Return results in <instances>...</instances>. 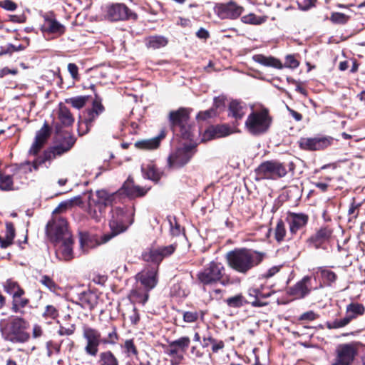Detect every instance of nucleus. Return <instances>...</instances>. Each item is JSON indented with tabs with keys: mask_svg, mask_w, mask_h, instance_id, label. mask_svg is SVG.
Here are the masks:
<instances>
[{
	"mask_svg": "<svg viewBox=\"0 0 365 365\" xmlns=\"http://www.w3.org/2000/svg\"><path fill=\"white\" fill-rule=\"evenodd\" d=\"M113 203L109 213V227L110 234L104 235L101 242H107L113 237L125 232L134 221L135 209L133 206H118Z\"/></svg>",
	"mask_w": 365,
	"mask_h": 365,
	"instance_id": "nucleus-1",
	"label": "nucleus"
},
{
	"mask_svg": "<svg viewBox=\"0 0 365 365\" xmlns=\"http://www.w3.org/2000/svg\"><path fill=\"white\" fill-rule=\"evenodd\" d=\"M46 319H55L58 317V310L53 305H47L43 313Z\"/></svg>",
	"mask_w": 365,
	"mask_h": 365,
	"instance_id": "nucleus-56",
	"label": "nucleus"
},
{
	"mask_svg": "<svg viewBox=\"0 0 365 365\" xmlns=\"http://www.w3.org/2000/svg\"><path fill=\"white\" fill-rule=\"evenodd\" d=\"M319 317V314H316L313 311H309L307 312L303 313L300 315L299 319L301 321H308L312 322L315 320Z\"/></svg>",
	"mask_w": 365,
	"mask_h": 365,
	"instance_id": "nucleus-62",
	"label": "nucleus"
},
{
	"mask_svg": "<svg viewBox=\"0 0 365 365\" xmlns=\"http://www.w3.org/2000/svg\"><path fill=\"white\" fill-rule=\"evenodd\" d=\"M142 172L145 178L155 182H158L164 175V172L158 168L154 163H150L142 167Z\"/></svg>",
	"mask_w": 365,
	"mask_h": 365,
	"instance_id": "nucleus-26",
	"label": "nucleus"
},
{
	"mask_svg": "<svg viewBox=\"0 0 365 365\" xmlns=\"http://www.w3.org/2000/svg\"><path fill=\"white\" fill-rule=\"evenodd\" d=\"M105 108L101 103V100L96 95V99L93 102L92 108L86 110L84 117L81 120L80 130L82 126H85L86 129L81 131V133H88L91 128L93 126L94 121L104 111Z\"/></svg>",
	"mask_w": 365,
	"mask_h": 365,
	"instance_id": "nucleus-17",
	"label": "nucleus"
},
{
	"mask_svg": "<svg viewBox=\"0 0 365 365\" xmlns=\"http://www.w3.org/2000/svg\"><path fill=\"white\" fill-rule=\"evenodd\" d=\"M132 324H137L140 321V314L134 304L130 305V310L126 313Z\"/></svg>",
	"mask_w": 365,
	"mask_h": 365,
	"instance_id": "nucleus-55",
	"label": "nucleus"
},
{
	"mask_svg": "<svg viewBox=\"0 0 365 365\" xmlns=\"http://www.w3.org/2000/svg\"><path fill=\"white\" fill-rule=\"evenodd\" d=\"M246 108L245 103L237 100L232 101L229 105L228 115L237 120H240L244 117Z\"/></svg>",
	"mask_w": 365,
	"mask_h": 365,
	"instance_id": "nucleus-28",
	"label": "nucleus"
},
{
	"mask_svg": "<svg viewBox=\"0 0 365 365\" xmlns=\"http://www.w3.org/2000/svg\"><path fill=\"white\" fill-rule=\"evenodd\" d=\"M169 122L173 133L184 139L192 137V127L190 124V111L187 108H180L172 110L168 115Z\"/></svg>",
	"mask_w": 365,
	"mask_h": 365,
	"instance_id": "nucleus-9",
	"label": "nucleus"
},
{
	"mask_svg": "<svg viewBox=\"0 0 365 365\" xmlns=\"http://www.w3.org/2000/svg\"><path fill=\"white\" fill-rule=\"evenodd\" d=\"M39 282L52 292H56L59 288L55 282L48 275L41 276Z\"/></svg>",
	"mask_w": 365,
	"mask_h": 365,
	"instance_id": "nucleus-51",
	"label": "nucleus"
},
{
	"mask_svg": "<svg viewBox=\"0 0 365 365\" xmlns=\"http://www.w3.org/2000/svg\"><path fill=\"white\" fill-rule=\"evenodd\" d=\"M195 151V145L191 144L177 148L168 158L169 168L176 169L184 166L190 160Z\"/></svg>",
	"mask_w": 365,
	"mask_h": 365,
	"instance_id": "nucleus-13",
	"label": "nucleus"
},
{
	"mask_svg": "<svg viewBox=\"0 0 365 365\" xmlns=\"http://www.w3.org/2000/svg\"><path fill=\"white\" fill-rule=\"evenodd\" d=\"M349 19V16L340 12H333L330 16V20L336 24H344Z\"/></svg>",
	"mask_w": 365,
	"mask_h": 365,
	"instance_id": "nucleus-54",
	"label": "nucleus"
},
{
	"mask_svg": "<svg viewBox=\"0 0 365 365\" xmlns=\"http://www.w3.org/2000/svg\"><path fill=\"white\" fill-rule=\"evenodd\" d=\"M230 265L237 271L245 272L259 264L262 256L260 252H228L226 255Z\"/></svg>",
	"mask_w": 365,
	"mask_h": 365,
	"instance_id": "nucleus-10",
	"label": "nucleus"
},
{
	"mask_svg": "<svg viewBox=\"0 0 365 365\" xmlns=\"http://www.w3.org/2000/svg\"><path fill=\"white\" fill-rule=\"evenodd\" d=\"M299 62L294 55H287L285 58L284 66L291 68H296L299 66Z\"/></svg>",
	"mask_w": 365,
	"mask_h": 365,
	"instance_id": "nucleus-59",
	"label": "nucleus"
},
{
	"mask_svg": "<svg viewBox=\"0 0 365 365\" xmlns=\"http://www.w3.org/2000/svg\"><path fill=\"white\" fill-rule=\"evenodd\" d=\"M286 220L288 222L290 233L295 235L299 230L306 227L309 221V216L302 212H289Z\"/></svg>",
	"mask_w": 365,
	"mask_h": 365,
	"instance_id": "nucleus-21",
	"label": "nucleus"
},
{
	"mask_svg": "<svg viewBox=\"0 0 365 365\" xmlns=\"http://www.w3.org/2000/svg\"><path fill=\"white\" fill-rule=\"evenodd\" d=\"M333 142L330 136L317 135L313 138H301L298 140L299 147L307 151L322 150L329 147Z\"/></svg>",
	"mask_w": 365,
	"mask_h": 365,
	"instance_id": "nucleus-15",
	"label": "nucleus"
},
{
	"mask_svg": "<svg viewBox=\"0 0 365 365\" xmlns=\"http://www.w3.org/2000/svg\"><path fill=\"white\" fill-rule=\"evenodd\" d=\"M124 346L128 356L137 355L138 351L133 340H126Z\"/></svg>",
	"mask_w": 365,
	"mask_h": 365,
	"instance_id": "nucleus-57",
	"label": "nucleus"
},
{
	"mask_svg": "<svg viewBox=\"0 0 365 365\" xmlns=\"http://www.w3.org/2000/svg\"><path fill=\"white\" fill-rule=\"evenodd\" d=\"M190 343V339L188 336H182L172 341L170 344V346L171 348L178 347L184 351L189 346Z\"/></svg>",
	"mask_w": 365,
	"mask_h": 365,
	"instance_id": "nucleus-52",
	"label": "nucleus"
},
{
	"mask_svg": "<svg viewBox=\"0 0 365 365\" xmlns=\"http://www.w3.org/2000/svg\"><path fill=\"white\" fill-rule=\"evenodd\" d=\"M272 118L266 108L253 110L245 121V129L251 135L259 136L264 134L269 129Z\"/></svg>",
	"mask_w": 365,
	"mask_h": 365,
	"instance_id": "nucleus-7",
	"label": "nucleus"
},
{
	"mask_svg": "<svg viewBox=\"0 0 365 365\" xmlns=\"http://www.w3.org/2000/svg\"><path fill=\"white\" fill-rule=\"evenodd\" d=\"M244 7L233 1L225 4H217L215 6V12L221 19L235 20L241 16Z\"/></svg>",
	"mask_w": 365,
	"mask_h": 365,
	"instance_id": "nucleus-16",
	"label": "nucleus"
},
{
	"mask_svg": "<svg viewBox=\"0 0 365 365\" xmlns=\"http://www.w3.org/2000/svg\"><path fill=\"white\" fill-rule=\"evenodd\" d=\"M173 221L175 226L173 225V222L171 220H169L170 232L173 235L178 237V240L169 246L164 247L161 251H175V250H183L185 248L182 245H186L187 239L184 235H180V226L177 223L175 218L173 219Z\"/></svg>",
	"mask_w": 365,
	"mask_h": 365,
	"instance_id": "nucleus-23",
	"label": "nucleus"
},
{
	"mask_svg": "<svg viewBox=\"0 0 365 365\" xmlns=\"http://www.w3.org/2000/svg\"><path fill=\"white\" fill-rule=\"evenodd\" d=\"M79 299L82 307L90 310L93 309L98 303V296L91 292L83 293Z\"/></svg>",
	"mask_w": 365,
	"mask_h": 365,
	"instance_id": "nucleus-34",
	"label": "nucleus"
},
{
	"mask_svg": "<svg viewBox=\"0 0 365 365\" xmlns=\"http://www.w3.org/2000/svg\"><path fill=\"white\" fill-rule=\"evenodd\" d=\"M182 317L185 322L193 323L197 320L199 315L197 312H183Z\"/></svg>",
	"mask_w": 365,
	"mask_h": 365,
	"instance_id": "nucleus-58",
	"label": "nucleus"
},
{
	"mask_svg": "<svg viewBox=\"0 0 365 365\" xmlns=\"http://www.w3.org/2000/svg\"><path fill=\"white\" fill-rule=\"evenodd\" d=\"M16 171L10 175L0 170V190L3 191H11L14 190V179L21 175H16Z\"/></svg>",
	"mask_w": 365,
	"mask_h": 365,
	"instance_id": "nucleus-32",
	"label": "nucleus"
},
{
	"mask_svg": "<svg viewBox=\"0 0 365 365\" xmlns=\"http://www.w3.org/2000/svg\"><path fill=\"white\" fill-rule=\"evenodd\" d=\"M223 272L224 267L220 263L212 262L208 267L198 274V279L204 284H212L222 279Z\"/></svg>",
	"mask_w": 365,
	"mask_h": 365,
	"instance_id": "nucleus-18",
	"label": "nucleus"
},
{
	"mask_svg": "<svg viewBox=\"0 0 365 365\" xmlns=\"http://www.w3.org/2000/svg\"><path fill=\"white\" fill-rule=\"evenodd\" d=\"M79 242L82 250L93 249L100 243L93 235L87 232H79Z\"/></svg>",
	"mask_w": 365,
	"mask_h": 365,
	"instance_id": "nucleus-33",
	"label": "nucleus"
},
{
	"mask_svg": "<svg viewBox=\"0 0 365 365\" xmlns=\"http://www.w3.org/2000/svg\"><path fill=\"white\" fill-rule=\"evenodd\" d=\"M282 267V265L273 266L272 267L269 268L266 272L262 274V276L263 278L265 279L272 277L274 275H275L277 273L279 272Z\"/></svg>",
	"mask_w": 365,
	"mask_h": 365,
	"instance_id": "nucleus-64",
	"label": "nucleus"
},
{
	"mask_svg": "<svg viewBox=\"0 0 365 365\" xmlns=\"http://www.w3.org/2000/svg\"><path fill=\"white\" fill-rule=\"evenodd\" d=\"M15 237V228L12 222H8L6 223L5 236L2 237L0 236V248L6 249L13 243Z\"/></svg>",
	"mask_w": 365,
	"mask_h": 365,
	"instance_id": "nucleus-31",
	"label": "nucleus"
},
{
	"mask_svg": "<svg viewBox=\"0 0 365 365\" xmlns=\"http://www.w3.org/2000/svg\"><path fill=\"white\" fill-rule=\"evenodd\" d=\"M255 172L259 178L267 180H277L284 177L287 173L282 163L273 160L261 163Z\"/></svg>",
	"mask_w": 365,
	"mask_h": 365,
	"instance_id": "nucleus-11",
	"label": "nucleus"
},
{
	"mask_svg": "<svg viewBox=\"0 0 365 365\" xmlns=\"http://www.w3.org/2000/svg\"><path fill=\"white\" fill-rule=\"evenodd\" d=\"M319 273H320L321 277L324 280V282L327 283L328 284H331L336 279V274L330 269L324 267H319L316 272L317 274H319Z\"/></svg>",
	"mask_w": 365,
	"mask_h": 365,
	"instance_id": "nucleus-47",
	"label": "nucleus"
},
{
	"mask_svg": "<svg viewBox=\"0 0 365 365\" xmlns=\"http://www.w3.org/2000/svg\"><path fill=\"white\" fill-rule=\"evenodd\" d=\"M42 16L43 22L41 26V30L43 34L61 36L65 33V26L56 20L53 12L46 13Z\"/></svg>",
	"mask_w": 365,
	"mask_h": 365,
	"instance_id": "nucleus-20",
	"label": "nucleus"
},
{
	"mask_svg": "<svg viewBox=\"0 0 365 365\" xmlns=\"http://www.w3.org/2000/svg\"><path fill=\"white\" fill-rule=\"evenodd\" d=\"M109 329L107 336L102 338L101 334L98 329L88 326L83 327V337L86 341L84 351L87 355L96 357L101 344L114 345L117 343L118 335L115 327L112 326Z\"/></svg>",
	"mask_w": 365,
	"mask_h": 365,
	"instance_id": "nucleus-2",
	"label": "nucleus"
},
{
	"mask_svg": "<svg viewBox=\"0 0 365 365\" xmlns=\"http://www.w3.org/2000/svg\"><path fill=\"white\" fill-rule=\"evenodd\" d=\"M24 294H14L12 301L11 309L14 313L21 312V309L24 308L29 302L26 298H23Z\"/></svg>",
	"mask_w": 365,
	"mask_h": 365,
	"instance_id": "nucleus-41",
	"label": "nucleus"
},
{
	"mask_svg": "<svg viewBox=\"0 0 365 365\" xmlns=\"http://www.w3.org/2000/svg\"><path fill=\"white\" fill-rule=\"evenodd\" d=\"M48 254L53 263L68 262L74 257L73 252H48Z\"/></svg>",
	"mask_w": 365,
	"mask_h": 365,
	"instance_id": "nucleus-48",
	"label": "nucleus"
},
{
	"mask_svg": "<svg viewBox=\"0 0 365 365\" xmlns=\"http://www.w3.org/2000/svg\"><path fill=\"white\" fill-rule=\"evenodd\" d=\"M101 365H119L117 358L110 351L101 352L99 354Z\"/></svg>",
	"mask_w": 365,
	"mask_h": 365,
	"instance_id": "nucleus-45",
	"label": "nucleus"
},
{
	"mask_svg": "<svg viewBox=\"0 0 365 365\" xmlns=\"http://www.w3.org/2000/svg\"><path fill=\"white\" fill-rule=\"evenodd\" d=\"M364 307L359 303H351L346 306V316L351 322L364 312Z\"/></svg>",
	"mask_w": 365,
	"mask_h": 365,
	"instance_id": "nucleus-35",
	"label": "nucleus"
},
{
	"mask_svg": "<svg viewBox=\"0 0 365 365\" xmlns=\"http://www.w3.org/2000/svg\"><path fill=\"white\" fill-rule=\"evenodd\" d=\"M252 58L255 62L265 66H270L279 69L283 68L281 61L272 56L267 57L262 54H257L253 56Z\"/></svg>",
	"mask_w": 365,
	"mask_h": 365,
	"instance_id": "nucleus-30",
	"label": "nucleus"
},
{
	"mask_svg": "<svg viewBox=\"0 0 365 365\" xmlns=\"http://www.w3.org/2000/svg\"><path fill=\"white\" fill-rule=\"evenodd\" d=\"M317 0H298L297 4L299 9L302 11H307L314 6Z\"/></svg>",
	"mask_w": 365,
	"mask_h": 365,
	"instance_id": "nucleus-61",
	"label": "nucleus"
},
{
	"mask_svg": "<svg viewBox=\"0 0 365 365\" xmlns=\"http://www.w3.org/2000/svg\"><path fill=\"white\" fill-rule=\"evenodd\" d=\"M26 322L21 317H9L0 320V332L2 337L12 343H24L30 335L25 330Z\"/></svg>",
	"mask_w": 365,
	"mask_h": 365,
	"instance_id": "nucleus-3",
	"label": "nucleus"
},
{
	"mask_svg": "<svg viewBox=\"0 0 365 365\" xmlns=\"http://www.w3.org/2000/svg\"><path fill=\"white\" fill-rule=\"evenodd\" d=\"M311 277H304L300 281L291 287L289 289V294L297 299H302L307 296L311 289Z\"/></svg>",
	"mask_w": 365,
	"mask_h": 365,
	"instance_id": "nucleus-24",
	"label": "nucleus"
},
{
	"mask_svg": "<svg viewBox=\"0 0 365 365\" xmlns=\"http://www.w3.org/2000/svg\"><path fill=\"white\" fill-rule=\"evenodd\" d=\"M105 16L111 21L136 20L138 19V15L122 3H113L108 5Z\"/></svg>",
	"mask_w": 365,
	"mask_h": 365,
	"instance_id": "nucleus-14",
	"label": "nucleus"
},
{
	"mask_svg": "<svg viewBox=\"0 0 365 365\" xmlns=\"http://www.w3.org/2000/svg\"><path fill=\"white\" fill-rule=\"evenodd\" d=\"M50 135L49 126L45 123L43 126L36 133L34 141L29 150L30 155H37L43 148Z\"/></svg>",
	"mask_w": 365,
	"mask_h": 365,
	"instance_id": "nucleus-22",
	"label": "nucleus"
},
{
	"mask_svg": "<svg viewBox=\"0 0 365 365\" xmlns=\"http://www.w3.org/2000/svg\"><path fill=\"white\" fill-rule=\"evenodd\" d=\"M42 164H44L43 160H42L40 156H38L32 163L26 162L18 168L16 175H21L26 172L31 173L33 169L37 170Z\"/></svg>",
	"mask_w": 365,
	"mask_h": 365,
	"instance_id": "nucleus-38",
	"label": "nucleus"
},
{
	"mask_svg": "<svg viewBox=\"0 0 365 365\" xmlns=\"http://www.w3.org/2000/svg\"><path fill=\"white\" fill-rule=\"evenodd\" d=\"M275 239L277 241H282L286 235V228L284 222L282 220H279L275 227Z\"/></svg>",
	"mask_w": 365,
	"mask_h": 365,
	"instance_id": "nucleus-53",
	"label": "nucleus"
},
{
	"mask_svg": "<svg viewBox=\"0 0 365 365\" xmlns=\"http://www.w3.org/2000/svg\"><path fill=\"white\" fill-rule=\"evenodd\" d=\"M231 129L227 125H219L207 130L206 134H210L212 138H222L231 134Z\"/></svg>",
	"mask_w": 365,
	"mask_h": 365,
	"instance_id": "nucleus-39",
	"label": "nucleus"
},
{
	"mask_svg": "<svg viewBox=\"0 0 365 365\" xmlns=\"http://www.w3.org/2000/svg\"><path fill=\"white\" fill-rule=\"evenodd\" d=\"M58 118L62 125L65 127L72 125L74 122V118L66 106H60Z\"/></svg>",
	"mask_w": 365,
	"mask_h": 365,
	"instance_id": "nucleus-37",
	"label": "nucleus"
},
{
	"mask_svg": "<svg viewBox=\"0 0 365 365\" xmlns=\"http://www.w3.org/2000/svg\"><path fill=\"white\" fill-rule=\"evenodd\" d=\"M226 304L230 308H240L248 303L247 299L242 294L228 297L225 300Z\"/></svg>",
	"mask_w": 365,
	"mask_h": 365,
	"instance_id": "nucleus-40",
	"label": "nucleus"
},
{
	"mask_svg": "<svg viewBox=\"0 0 365 365\" xmlns=\"http://www.w3.org/2000/svg\"><path fill=\"white\" fill-rule=\"evenodd\" d=\"M332 234L333 229L330 226H322L310 237L308 242L312 248L327 250Z\"/></svg>",
	"mask_w": 365,
	"mask_h": 365,
	"instance_id": "nucleus-19",
	"label": "nucleus"
},
{
	"mask_svg": "<svg viewBox=\"0 0 365 365\" xmlns=\"http://www.w3.org/2000/svg\"><path fill=\"white\" fill-rule=\"evenodd\" d=\"M0 6L5 10L13 11L17 8V5L11 0H4L0 1Z\"/></svg>",
	"mask_w": 365,
	"mask_h": 365,
	"instance_id": "nucleus-63",
	"label": "nucleus"
},
{
	"mask_svg": "<svg viewBox=\"0 0 365 365\" xmlns=\"http://www.w3.org/2000/svg\"><path fill=\"white\" fill-rule=\"evenodd\" d=\"M149 292V290H147L145 288H136L133 289L129 294V299L131 302V304L139 303L144 305L148 299Z\"/></svg>",
	"mask_w": 365,
	"mask_h": 365,
	"instance_id": "nucleus-29",
	"label": "nucleus"
},
{
	"mask_svg": "<svg viewBox=\"0 0 365 365\" xmlns=\"http://www.w3.org/2000/svg\"><path fill=\"white\" fill-rule=\"evenodd\" d=\"M168 43L167 38L163 36H151L145 39V45L152 49H158L165 46Z\"/></svg>",
	"mask_w": 365,
	"mask_h": 365,
	"instance_id": "nucleus-36",
	"label": "nucleus"
},
{
	"mask_svg": "<svg viewBox=\"0 0 365 365\" xmlns=\"http://www.w3.org/2000/svg\"><path fill=\"white\" fill-rule=\"evenodd\" d=\"M357 354V343L341 344L336 348L331 365H351Z\"/></svg>",
	"mask_w": 365,
	"mask_h": 365,
	"instance_id": "nucleus-12",
	"label": "nucleus"
},
{
	"mask_svg": "<svg viewBox=\"0 0 365 365\" xmlns=\"http://www.w3.org/2000/svg\"><path fill=\"white\" fill-rule=\"evenodd\" d=\"M81 203V198L80 196L75 197L66 201L61 202L58 207L53 210V213H61L66 211L67 209L72 207L73 205H79Z\"/></svg>",
	"mask_w": 365,
	"mask_h": 365,
	"instance_id": "nucleus-42",
	"label": "nucleus"
},
{
	"mask_svg": "<svg viewBox=\"0 0 365 365\" xmlns=\"http://www.w3.org/2000/svg\"><path fill=\"white\" fill-rule=\"evenodd\" d=\"M165 137V130H161L160 134L153 138L140 140L135 143V146L141 149L153 150L157 148L160 141Z\"/></svg>",
	"mask_w": 365,
	"mask_h": 365,
	"instance_id": "nucleus-27",
	"label": "nucleus"
},
{
	"mask_svg": "<svg viewBox=\"0 0 365 365\" xmlns=\"http://www.w3.org/2000/svg\"><path fill=\"white\" fill-rule=\"evenodd\" d=\"M215 115H216L215 110L214 109V108H212L211 109L200 112L197 115V119L201 120H205L208 118L213 117Z\"/></svg>",
	"mask_w": 365,
	"mask_h": 365,
	"instance_id": "nucleus-60",
	"label": "nucleus"
},
{
	"mask_svg": "<svg viewBox=\"0 0 365 365\" xmlns=\"http://www.w3.org/2000/svg\"><path fill=\"white\" fill-rule=\"evenodd\" d=\"M4 290L12 297L14 294H24V290L19 286L17 282L12 279H8L4 284Z\"/></svg>",
	"mask_w": 365,
	"mask_h": 365,
	"instance_id": "nucleus-43",
	"label": "nucleus"
},
{
	"mask_svg": "<svg viewBox=\"0 0 365 365\" xmlns=\"http://www.w3.org/2000/svg\"><path fill=\"white\" fill-rule=\"evenodd\" d=\"M120 191L124 192L130 198H135L144 196L147 193L148 189L135 185L133 180L128 178L124 182Z\"/></svg>",
	"mask_w": 365,
	"mask_h": 365,
	"instance_id": "nucleus-25",
	"label": "nucleus"
},
{
	"mask_svg": "<svg viewBox=\"0 0 365 365\" xmlns=\"http://www.w3.org/2000/svg\"><path fill=\"white\" fill-rule=\"evenodd\" d=\"M88 98L87 96H80L66 99V102L71 104L73 108L80 109L86 105Z\"/></svg>",
	"mask_w": 365,
	"mask_h": 365,
	"instance_id": "nucleus-49",
	"label": "nucleus"
},
{
	"mask_svg": "<svg viewBox=\"0 0 365 365\" xmlns=\"http://www.w3.org/2000/svg\"><path fill=\"white\" fill-rule=\"evenodd\" d=\"M267 20L265 16H257L253 13L245 15L241 17V21L246 24L251 25H260L264 23Z\"/></svg>",
	"mask_w": 365,
	"mask_h": 365,
	"instance_id": "nucleus-46",
	"label": "nucleus"
},
{
	"mask_svg": "<svg viewBox=\"0 0 365 365\" xmlns=\"http://www.w3.org/2000/svg\"><path fill=\"white\" fill-rule=\"evenodd\" d=\"M46 234L52 242L56 245L61 244L64 251H73V239L68 229L66 219L60 217L48 222Z\"/></svg>",
	"mask_w": 365,
	"mask_h": 365,
	"instance_id": "nucleus-4",
	"label": "nucleus"
},
{
	"mask_svg": "<svg viewBox=\"0 0 365 365\" xmlns=\"http://www.w3.org/2000/svg\"><path fill=\"white\" fill-rule=\"evenodd\" d=\"M120 195V192L109 193L105 190L96 191V198L89 204L88 215L96 222L101 221L105 215L106 207L117 203Z\"/></svg>",
	"mask_w": 365,
	"mask_h": 365,
	"instance_id": "nucleus-6",
	"label": "nucleus"
},
{
	"mask_svg": "<svg viewBox=\"0 0 365 365\" xmlns=\"http://www.w3.org/2000/svg\"><path fill=\"white\" fill-rule=\"evenodd\" d=\"M165 257L163 252H143L142 257L144 261L150 263L154 267L146 269L136 275V279L147 290L150 291L158 284V267Z\"/></svg>",
	"mask_w": 365,
	"mask_h": 365,
	"instance_id": "nucleus-5",
	"label": "nucleus"
},
{
	"mask_svg": "<svg viewBox=\"0 0 365 365\" xmlns=\"http://www.w3.org/2000/svg\"><path fill=\"white\" fill-rule=\"evenodd\" d=\"M56 132L58 134L59 142L56 145L44 150L43 154L40 155L44 163L51 162L57 157L67 153L76 143V138L71 133L68 132L61 133V127L58 125L56 126Z\"/></svg>",
	"mask_w": 365,
	"mask_h": 365,
	"instance_id": "nucleus-8",
	"label": "nucleus"
},
{
	"mask_svg": "<svg viewBox=\"0 0 365 365\" xmlns=\"http://www.w3.org/2000/svg\"><path fill=\"white\" fill-rule=\"evenodd\" d=\"M350 322V320L345 316L342 319H336L333 321L327 322L326 326L329 329H339L346 327Z\"/></svg>",
	"mask_w": 365,
	"mask_h": 365,
	"instance_id": "nucleus-50",
	"label": "nucleus"
},
{
	"mask_svg": "<svg viewBox=\"0 0 365 365\" xmlns=\"http://www.w3.org/2000/svg\"><path fill=\"white\" fill-rule=\"evenodd\" d=\"M249 295L255 298V300L252 302V305L254 307H260L262 304H260L258 301L259 298H267L271 296V292H263L262 288H252L249 289Z\"/></svg>",
	"mask_w": 365,
	"mask_h": 365,
	"instance_id": "nucleus-44",
	"label": "nucleus"
}]
</instances>
